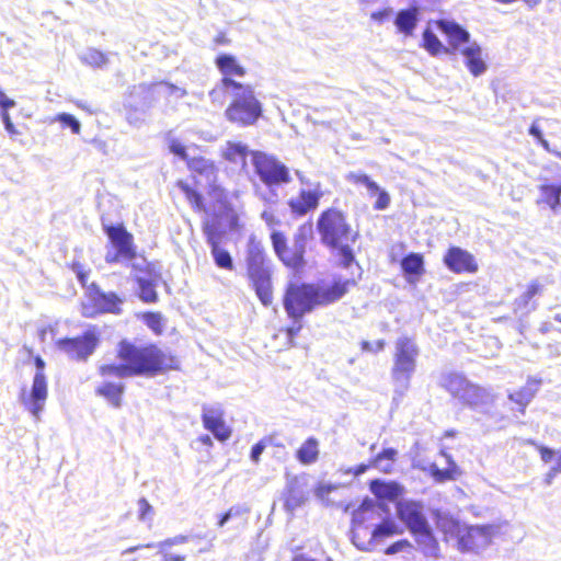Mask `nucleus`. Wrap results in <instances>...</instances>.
<instances>
[{
  "label": "nucleus",
  "instance_id": "nucleus-6",
  "mask_svg": "<svg viewBox=\"0 0 561 561\" xmlns=\"http://www.w3.org/2000/svg\"><path fill=\"white\" fill-rule=\"evenodd\" d=\"M419 354V347L412 339L401 336L396 341L393 366L391 368V377L394 382L396 392L404 394L409 389L411 378L416 370Z\"/></svg>",
  "mask_w": 561,
  "mask_h": 561
},
{
  "label": "nucleus",
  "instance_id": "nucleus-49",
  "mask_svg": "<svg viewBox=\"0 0 561 561\" xmlns=\"http://www.w3.org/2000/svg\"><path fill=\"white\" fill-rule=\"evenodd\" d=\"M56 121L60 122L64 126L69 127L73 134L80 133L81 124L73 115L60 113L57 115Z\"/></svg>",
  "mask_w": 561,
  "mask_h": 561
},
{
  "label": "nucleus",
  "instance_id": "nucleus-55",
  "mask_svg": "<svg viewBox=\"0 0 561 561\" xmlns=\"http://www.w3.org/2000/svg\"><path fill=\"white\" fill-rule=\"evenodd\" d=\"M389 205H390V195L386 191L380 190L377 193V199L375 202L374 208L377 210H383V209L388 208Z\"/></svg>",
  "mask_w": 561,
  "mask_h": 561
},
{
  "label": "nucleus",
  "instance_id": "nucleus-41",
  "mask_svg": "<svg viewBox=\"0 0 561 561\" xmlns=\"http://www.w3.org/2000/svg\"><path fill=\"white\" fill-rule=\"evenodd\" d=\"M278 259L288 267H291L294 270L300 268L305 264V260L297 254L296 251H294L293 247H287L284 249L279 255Z\"/></svg>",
  "mask_w": 561,
  "mask_h": 561
},
{
  "label": "nucleus",
  "instance_id": "nucleus-36",
  "mask_svg": "<svg viewBox=\"0 0 561 561\" xmlns=\"http://www.w3.org/2000/svg\"><path fill=\"white\" fill-rule=\"evenodd\" d=\"M423 46L433 56L438 55L440 51L449 54V48L444 47L438 37L430 28L423 32Z\"/></svg>",
  "mask_w": 561,
  "mask_h": 561
},
{
  "label": "nucleus",
  "instance_id": "nucleus-24",
  "mask_svg": "<svg viewBox=\"0 0 561 561\" xmlns=\"http://www.w3.org/2000/svg\"><path fill=\"white\" fill-rule=\"evenodd\" d=\"M411 534L415 537L416 543L426 557L435 558L438 556V542L430 525Z\"/></svg>",
  "mask_w": 561,
  "mask_h": 561
},
{
  "label": "nucleus",
  "instance_id": "nucleus-34",
  "mask_svg": "<svg viewBox=\"0 0 561 561\" xmlns=\"http://www.w3.org/2000/svg\"><path fill=\"white\" fill-rule=\"evenodd\" d=\"M398 455V451L394 448H386L371 461V466L379 469L382 472H390L393 466V462L396 461V457Z\"/></svg>",
  "mask_w": 561,
  "mask_h": 561
},
{
  "label": "nucleus",
  "instance_id": "nucleus-16",
  "mask_svg": "<svg viewBox=\"0 0 561 561\" xmlns=\"http://www.w3.org/2000/svg\"><path fill=\"white\" fill-rule=\"evenodd\" d=\"M444 263L454 273H476L478 271L473 255L458 247H451L447 251Z\"/></svg>",
  "mask_w": 561,
  "mask_h": 561
},
{
  "label": "nucleus",
  "instance_id": "nucleus-45",
  "mask_svg": "<svg viewBox=\"0 0 561 561\" xmlns=\"http://www.w3.org/2000/svg\"><path fill=\"white\" fill-rule=\"evenodd\" d=\"M204 233L206 236L207 243L210 245V249L220 244L222 236L217 224L207 221L204 225Z\"/></svg>",
  "mask_w": 561,
  "mask_h": 561
},
{
  "label": "nucleus",
  "instance_id": "nucleus-32",
  "mask_svg": "<svg viewBox=\"0 0 561 561\" xmlns=\"http://www.w3.org/2000/svg\"><path fill=\"white\" fill-rule=\"evenodd\" d=\"M306 496L301 490L297 486V481L291 480L287 484V495L285 499V508L288 512H294L304 504Z\"/></svg>",
  "mask_w": 561,
  "mask_h": 561
},
{
  "label": "nucleus",
  "instance_id": "nucleus-28",
  "mask_svg": "<svg viewBox=\"0 0 561 561\" xmlns=\"http://www.w3.org/2000/svg\"><path fill=\"white\" fill-rule=\"evenodd\" d=\"M371 492L379 499L396 500L402 493V488L396 482L375 480L370 484Z\"/></svg>",
  "mask_w": 561,
  "mask_h": 561
},
{
  "label": "nucleus",
  "instance_id": "nucleus-7",
  "mask_svg": "<svg viewBox=\"0 0 561 561\" xmlns=\"http://www.w3.org/2000/svg\"><path fill=\"white\" fill-rule=\"evenodd\" d=\"M389 512L387 506L378 503L371 499H365L360 506L353 512L352 516V542L362 551L371 550V540L360 538V530H364V525L374 528L380 520L388 516ZM365 537H367L365 535Z\"/></svg>",
  "mask_w": 561,
  "mask_h": 561
},
{
  "label": "nucleus",
  "instance_id": "nucleus-38",
  "mask_svg": "<svg viewBox=\"0 0 561 561\" xmlns=\"http://www.w3.org/2000/svg\"><path fill=\"white\" fill-rule=\"evenodd\" d=\"M139 297L145 302H154L158 298L154 284L145 277L137 276Z\"/></svg>",
  "mask_w": 561,
  "mask_h": 561
},
{
  "label": "nucleus",
  "instance_id": "nucleus-51",
  "mask_svg": "<svg viewBox=\"0 0 561 561\" xmlns=\"http://www.w3.org/2000/svg\"><path fill=\"white\" fill-rule=\"evenodd\" d=\"M271 240H272L273 249L277 256L284 249H286L288 247L287 239H286L285 234L280 231L274 230L271 234Z\"/></svg>",
  "mask_w": 561,
  "mask_h": 561
},
{
  "label": "nucleus",
  "instance_id": "nucleus-42",
  "mask_svg": "<svg viewBox=\"0 0 561 561\" xmlns=\"http://www.w3.org/2000/svg\"><path fill=\"white\" fill-rule=\"evenodd\" d=\"M210 250L213 259L218 267L228 271L233 270V261L230 253L227 250L220 248V245H217Z\"/></svg>",
  "mask_w": 561,
  "mask_h": 561
},
{
  "label": "nucleus",
  "instance_id": "nucleus-50",
  "mask_svg": "<svg viewBox=\"0 0 561 561\" xmlns=\"http://www.w3.org/2000/svg\"><path fill=\"white\" fill-rule=\"evenodd\" d=\"M168 147L173 154L178 156L182 160H185L186 162L190 160L186 153V147L179 139L170 137L168 140Z\"/></svg>",
  "mask_w": 561,
  "mask_h": 561
},
{
  "label": "nucleus",
  "instance_id": "nucleus-40",
  "mask_svg": "<svg viewBox=\"0 0 561 561\" xmlns=\"http://www.w3.org/2000/svg\"><path fill=\"white\" fill-rule=\"evenodd\" d=\"M310 234L311 227L301 226L294 236L291 247L294 248V251H296L297 254H299L302 259L306 252V247L308 239L310 238Z\"/></svg>",
  "mask_w": 561,
  "mask_h": 561
},
{
  "label": "nucleus",
  "instance_id": "nucleus-31",
  "mask_svg": "<svg viewBox=\"0 0 561 561\" xmlns=\"http://www.w3.org/2000/svg\"><path fill=\"white\" fill-rule=\"evenodd\" d=\"M297 459L302 465H311L319 456V443L314 437H309L297 450Z\"/></svg>",
  "mask_w": 561,
  "mask_h": 561
},
{
  "label": "nucleus",
  "instance_id": "nucleus-11",
  "mask_svg": "<svg viewBox=\"0 0 561 561\" xmlns=\"http://www.w3.org/2000/svg\"><path fill=\"white\" fill-rule=\"evenodd\" d=\"M98 344L99 335L94 328L88 329L81 336L57 341V347L76 360H87L93 354Z\"/></svg>",
  "mask_w": 561,
  "mask_h": 561
},
{
  "label": "nucleus",
  "instance_id": "nucleus-26",
  "mask_svg": "<svg viewBox=\"0 0 561 561\" xmlns=\"http://www.w3.org/2000/svg\"><path fill=\"white\" fill-rule=\"evenodd\" d=\"M417 15L416 8L400 10L394 20L398 31L407 36L412 35L419 20Z\"/></svg>",
  "mask_w": 561,
  "mask_h": 561
},
{
  "label": "nucleus",
  "instance_id": "nucleus-30",
  "mask_svg": "<svg viewBox=\"0 0 561 561\" xmlns=\"http://www.w3.org/2000/svg\"><path fill=\"white\" fill-rule=\"evenodd\" d=\"M123 392V383L104 382L96 389V394L105 398L115 408L121 407Z\"/></svg>",
  "mask_w": 561,
  "mask_h": 561
},
{
  "label": "nucleus",
  "instance_id": "nucleus-13",
  "mask_svg": "<svg viewBox=\"0 0 561 561\" xmlns=\"http://www.w3.org/2000/svg\"><path fill=\"white\" fill-rule=\"evenodd\" d=\"M397 514L410 533L419 531L430 525L424 514V506L420 502L408 500L399 501L397 503Z\"/></svg>",
  "mask_w": 561,
  "mask_h": 561
},
{
  "label": "nucleus",
  "instance_id": "nucleus-63",
  "mask_svg": "<svg viewBox=\"0 0 561 561\" xmlns=\"http://www.w3.org/2000/svg\"><path fill=\"white\" fill-rule=\"evenodd\" d=\"M105 261L107 263H116V262L126 261V260L123 257V254H121L119 251L115 250V251H107V253L105 255Z\"/></svg>",
  "mask_w": 561,
  "mask_h": 561
},
{
  "label": "nucleus",
  "instance_id": "nucleus-57",
  "mask_svg": "<svg viewBox=\"0 0 561 561\" xmlns=\"http://www.w3.org/2000/svg\"><path fill=\"white\" fill-rule=\"evenodd\" d=\"M0 116L2 119V123L4 125L5 130L11 135H18L19 131L16 130L15 126L13 125L10 115L8 113V110H1Z\"/></svg>",
  "mask_w": 561,
  "mask_h": 561
},
{
  "label": "nucleus",
  "instance_id": "nucleus-60",
  "mask_svg": "<svg viewBox=\"0 0 561 561\" xmlns=\"http://www.w3.org/2000/svg\"><path fill=\"white\" fill-rule=\"evenodd\" d=\"M265 449V445L263 442H259L256 443L252 449H251V459L254 461V462H257L262 453L264 451Z\"/></svg>",
  "mask_w": 561,
  "mask_h": 561
},
{
  "label": "nucleus",
  "instance_id": "nucleus-18",
  "mask_svg": "<svg viewBox=\"0 0 561 561\" xmlns=\"http://www.w3.org/2000/svg\"><path fill=\"white\" fill-rule=\"evenodd\" d=\"M322 195L320 183H316L313 188L301 190L297 197L290 198L288 206L294 214L302 216L318 207Z\"/></svg>",
  "mask_w": 561,
  "mask_h": 561
},
{
  "label": "nucleus",
  "instance_id": "nucleus-43",
  "mask_svg": "<svg viewBox=\"0 0 561 561\" xmlns=\"http://www.w3.org/2000/svg\"><path fill=\"white\" fill-rule=\"evenodd\" d=\"M444 456L446 457L447 462L450 466L448 469L442 470L436 465H433L431 467L432 476L438 482H443V481H446V480L454 479L453 473H454V471L456 469V463L451 460V457L448 456V455H445V454H444Z\"/></svg>",
  "mask_w": 561,
  "mask_h": 561
},
{
  "label": "nucleus",
  "instance_id": "nucleus-53",
  "mask_svg": "<svg viewBox=\"0 0 561 561\" xmlns=\"http://www.w3.org/2000/svg\"><path fill=\"white\" fill-rule=\"evenodd\" d=\"M345 180L352 184L363 185L366 187L371 179L365 173L350 172L345 175Z\"/></svg>",
  "mask_w": 561,
  "mask_h": 561
},
{
  "label": "nucleus",
  "instance_id": "nucleus-54",
  "mask_svg": "<svg viewBox=\"0 0 561 561\" xmlns=\"http://www.w3.org/2000/svg\"><path fill=\"white\" fill-rule=\"evenodd\" d=\"M261 219L270 228H274L280 224V220L275 215V208H264L261 213Z\"/></svg>",
  "mask_w": 561,
  "mask_h": 561
},
{
  "label": "nucleus",
  "instance_id": "nucleus-20",
  "mask_svg": "<svg viewBox=\"0 0 561 561\" xmlns=\"http://www.w3.org/2000/svg\"><path fill=\"white\" fill-rule=\"evenodd\" d=\"M106 234L115 250L123 254V257L130 261L135 257L133 236L123 226L106 227Z\"/></svg>",
  "mask_w": 561,
  "mask_h": 561
},
{
  "label": "nucleus",
  "instance_id": "nucleus-21",
  "mask_svg": "<svg viewBox=\"0 0 561 561\" xmlns=\"http://www.w3.org/2000/svg\"><path fill=\"white\" fill-rule=\"evenodd\" d=\"M249 147L240 141H227L221 147V156L229 163L240 168L241 170H247L248 156H251Z\"/></svg>",
  "mask_w": 561,
  "mask_h": 561
},
{
  "label": "nucleus",
  "instance_id": "nucleus-12",
  "mask_svg": "<svg viewBox=\"0 0 561 561\" xmlns=\"http://www.w3.org/2000/svg\"><path fill=\"white\" fill-rule=\"evenodd\" d=\"M492 535L493 527L490 525H466L457 543V548L461 552L479 551L491 542Z\"/></svg>",
  "mask_w": 561,
  "mask_h": 561
},
{
  "label": "nucleus",
  "instance_id": "nucleus-47",
  "mask_svg": "<svg viewBox=\"0 0 561 561\" xmlns=\"http://www.w3.org/2000/svg\"><path fill=\"white\" fill-rule=\"evenodd\" d=\"M144 321L154 333L161 334L163 331V318L159 312H147L144 314Z\"/></svg>",
  "mask_w": 561,
  "mask_h": 561
},
{
  "label": "nucleus",
  "instance_id": "nucleus-1",
  "mask_svg": "<svg viewBox=\"0 0 561 561\" xmlns=\"http://www.w3.org/2000/svg\"><path fill=\"white\" fill-rule=\"evenodd\" d=\"M117 356L121 364H106L100 367L103 377H116L119 379L154 375L165 366V354L154 345L138 347L130 342L122 341L118 344Z\"/></svg>",
  "mask_w": 561,
  "mask_h": 561
},
{
  "label": "nucleus",
  "instance_id": "nucleus-10",
  "mask_svg": "<svg viewBox=\"0 0 561 561\" xmlns=\"http://www.w3.org/2000/svg\"><path fill=\"white\" fill-rule=\"evenodd\" d=\"M36 373L33 377V383L31 391L22 389L20 394L21 403L24 408L34 416L36 421H39L41 413L44 411L45 403L48 397L47 379L44 374L45 362L42 357H35Z\"/></svg>",
  "mask_w": 561,
  "mask_h": 561
},
{
  "label": "nucleus",
  "instance_id": "nucleus-59",
  "mask_svg": "<svg viewBox=\"0 0 561 561\" xmlns=\"http://www.w3.org/2000/svg\"><path fill=\"white\" fill-rule=\"evenodd\" d=\"M138 511H139V519L145 520L147 515L152 511V506L146 499H140L138 501Z\"/></svg>",
  "mask_w": 561,
  "mask_h": 561
},
{
  "label": "nucleus",
  "instance_id": "nucleus-61",
  "mask_svg": "<svg viewBox=\"0 0 561 561\" xmlns=\"http://www.w3.org/2000/svg\"><path fill=\"white\" fill-rule=\"evenodd\" d=\"M15 106V101L9 99L5 93L0 90V107L1 110H9Z\"/></svg>",
  "mask_w": 561,
  "mask_h": 561
},
{
  "label": "nucleus",
  "instance_id": "nucleus-15",
  "mask_svg": "<svg viewBox=\"0 0 561 561\" xmlns=\"http://www.w3.org/2000/svg\"><path fill=\"white\" fill-rule=\"evenodd\" d=\"M436 25L440 32L446 34L449 44V54L460 51L463 46L468 43H472L470 33L463 28L460 24L450 20H438Z\"/></svg>",
  "mask_w": 561,
  "mask_h": 561
},
{
  "label": "nucleus",
  "instance_id": "nucleus-48",
  "mask_svg": "<svg viewBox=\"0 0 561 561\" xmlns=\"http://www.w3.org/2000/svg\"><path fill=\"white\" fill-rule=\"evenodd\" d=\"M153 90L161 94H168V95H175V98L181 99L186 94V91L182 88H179L176 85L170 84V83H158L154 84Z\"/></svg>",
  "mask_w": 561,
  "mask_h": 561
},
{
  "label": "nucleus",
  "instance_id": "nucleus-17",
  "mask_svg": "<svg viewBox=\"0 0 561 561\" xmlns=\"http://www.w3.org/2000/svg\"><path fill=\"white\" fill-rule=\"evenodd\" d=\"M215 64L222 75V81L224 84H229L232 87V90L236 89V87H243L244 84L236 81L233 78H242L245 76V69L242 67L237 58L229 54H220L217 56Z\"/></svg>",
  "mask_w": 561,
  "mask_h": 561
},
{
  "label": "nucleus",
  "instance_id": "nucleus-62",
  "mask_svg": "<svg viewBox=\"0 0 561 561\" xmlns=\"http://www.w3.org/2000/svg\"><path fill=\"white\" fill-rule=\"evenodd\" d=\"M541 288L542 287L539 283L533 282L531 284H529L527 290L524 294L527 296V298L533 299L534 296L541 291Z\"/></svg>",
  "mask_w": 561,
  "mask_h": 561
},
{
  "label": "nucleus",
  "instance_id": "nucleus-5",
  "mask_svg": "<svg viewBox=\"0 0 561 561\" xmlns=\"http://www.w3.org/2000/svg\"><path fill=\"white\" fill-rule=\"evenodd\" d=\"M245 264L248 277L264 306L273 301L271 267L265 259L264 249L260 242L250 239L247 247Z\"/></svg>",
  "mask_w": 561,
  "mask_h": 561
},
{
  "label": "nucleus",
  "instance_id": "nucleus-58",
  "mask_svg": "<svg viewBox=\"0 0 561 561\" xmlns=\"http://www.w3.org/2000/svg\"><path fill=\"white\" fill-rule=\"evenodd\" d=\"M383 347H385L383 340H378L375 344L367 342V341L362 342V350L366 351V352L378 353V352L382 351Z\"/></svg>",
  "mask_w": 561,
  "mask_h": 561
},
{
  "label": "nucleus",
  "instance_id": "nucleus-39",
  "mask_svg": "<svg viewBox=\"0 0 561 561\" xmlns=\"http://www.w3.org/2000/svg\"><path fill=\"white\" fill-rule=\"evenodd\" d=\"M266 188L267 190H263L259 186H255V196L263 203L264 208H275L279 203L278 193L276 192L275 187Z\"/></svg>",
  "mask_w": 561,
  "mask_h": 561
},
{
  "label": "nucleus",
  "instance_id": "nucleus-2",
  "mask_svg": "<svg viewBox=\"0 0 561 561\" xmlns=\"http://www.w3.org/2000/svg\"><path fill=\"white\" fill-rule=\"evenodd\" d=\"M355 285L353 279L335 280L331 286L290 284L284 298V307L291 318H301L316 306H324L341 299Z\"/></svg>",
  "mask_w": 561,
  "mask_h": 561
},
{
  "label": "nucleus",
  "instance_id": "nucleus-46",
  "mask_svg": "<svg viewBox=\"0 0 561 561\" xmlns=\"http://www.w3.org/2000/svg\"><path fill=\"white\" fill-rule=\"evenodd\" d=\"M226 94H229L232 98V87L224 84V81L220 80V82L209 92V98L213 103L222 104Z\"/></svg>",
  "mask_w": 561,
  "mask_h": 561
},
{
  "label": "nucleus",
  "instance_id": "nucleus-4",
  "mask_svg": "<svg viewBox=\"0 0 561 561\" xmlns=\"http://www.w3.org/2000/svg\"><path fill=\"white\" fill-rule=\"evenodd\" d=\"M442 386L454 398L480 413H489L496 399L491 389L472 383L465 376L457 373L444 375Z\"/></svg>",
  "mask_w": 561,
  "mask_h": 561
},
{
  "label": "nucleus",
  "instance_id": "nucleus-33",
  "mask_svg": "<svg viewBox=\"0 0 561 561\" xmlns=\"http://www.w3.org/2000/svg\"><path fill=\"white\" fill-rule=\"evenodd\" d=\"M187 541H188V536L178 535V536L168 538V539L157 542V543L151 542V543H147V545H138V546L127 548L122 552V554L133 553L141 548H153V547L160 548L161 552H163V550L165 548H170V547L176 546V545H183Z\"/></svg>",
  "mask_w": 561,
  "mask_h": 561
},
{
  "label": "nucleus",
  "instance_id": "nucleus-44",
  "mask_svg": "<svg viewBox=\"0 0 561 561\" xmlns=\"http://www.w3.org/2000/svg\"><path fill=\"white\" fill-rule=\"evenodd\" d=\"M402 268L410 274H419L423 268V260L419 254H409L402 260Z\"/></svg>",
  "mask_w": 561,
  "mask_h": 561
},
{
  "label": "nucleus",
  "instance_id": "nucleus-35",
  "mask_svg": "<svg viewBox=\"0 0 561 561\" xmlns=\"http://www.w3.org/2000/svg\"><path fill=\"white\" fill-rule=\"evenodd\" d=\"M541 198L551 209L561 205V185H541Z\"/></svg>",
  "mask_w": 561,
  "mask_h": 561
},
{
  "label": "nucleus",
  "instance_id": "nucleus-25",
  "mask_svg": "<svg viewBox=\"0 0 561 561\" xmlns=\"http://www.w3.org/2000/svg\"><path fill=\"white\" fill-rule=\"evenodd\" d=\"M436 525L446 537L456 539L457 542L466 527V524L460 523V520L445 513L437 514Z\"/></svg>",
  "mask_w": 561,
  "mask_h": 561
},
{
  "label": "nucleus",
  "instance_id": "nucleus-9",
  "mask_svg": "<svg viewBox=\"0 0 561 561\" xmlns=\"http://www.w3.org/2000/svg\"><path fill=\"white\" fill-rule=\"evenodd\" d=\"M251 161L256 175L266 187H276L291 181L288 168L272 154L252 151Z\"/></svg>",
  "mask_w": 561,
  "mask_h": 561
},
{
  "label": "nucleus",
  "instance_id": "nucleus-22",
  "mask_svg": "<svg viewBox=\"0 0 561 561\" xmlns=\"http://www.w3.org/2000/svg\"><path fill=\"white\" fill-rule=\"evenodd\" d=\"M187 167L197 181H204L206 185L215 183L217 168L211 160L204 157L192 158L187 160Z\"/></svg>",
  "mask_w": 561,
  "mask_h": 561
},
{
  "label": "nucleus",
  "instance_id": "nucleus-52",
  "mask_svg": "<svg viewBox=\"0 0 561 561\" xmlns=\"http://www.w3.org/2000/svg\"><path fill=\"white\" fill-rule=\"evenodd\" d=\"M181 190L184 192L187 199L193 204L195 207L201 208L203 205V197L199 193H197L195 190L191 188L187 184L180 183L179 184Z\"/></svg>",
  "mask_w": 561,
  "mask_h": 561
},
{
  "label": "nucleus",
  "instance_id": "nucleus-8",
  "mask_svg": "<svg viewBox=\"0 0 561 561\" xmlns=\"http://www.w3.org/2000/svg\"><path fill=\"white\" fill-rule=\"evenodd\" d=\"M262 115V104L249 84L232 90V102L226 110L227 118L241 126L253 125Z\"/></svg>",
  "mask_w": 561,
  "mask_h": 561
},
{
  "label": "nucleus",
  "instance_id": "nucleus-3",
  "mask_svg": "<svg viewBox=\"0 0 561 561\" xmlns=\"http://www.w3.org/2000/svg\"><path fill=\"white\" fill-rule=\"evenodd\" d=\"M317 230L322 244L339 257L343 267L347 268L355 260L352 247L358 232L352 228L346 215L335 208L324 210L317 220Z\"/></svg>",
  "mask_w": 561,
  "mask_h": 561
},
{
  "label": "nucleus",
  "instance_id": "nucleus-64",
  "mask_svg": "<svg viewBox=\"0 0 561 561\" xmlns=\"http://www.w3.org/2000/svg\"><path fill=\"white\" fill-rule=\"evenodd\" d=\"M556 451L549 447H541L540 448V457L541 460L545 462H550L552 458L554 457Z\"/></svg>",
  "mask_w": 561,
  "mask_h": 561
},
{
  "label": "nucleus",
  "instance_id": "nucleus-27",
  "mask_svg": "<svg viewBox=\"0 0 561 561\" xmlns=\"http://www.w3.org/2000/svg\"><path fill=\"white\" fill-rule=\"evenodd\" d=\"M99 312L119 313L123 300L114 293H96L93 297Z\"/></svg>",
  "mask_w": 561,
  "mask_h": 561
},
{
  "label": "nucleus",
  "instance_id": "nucleus-14",
  "mask_svg": "<svg viewBox=\"0 0 561 561\" xmlns=\"http://www.w3.org/2000/svg\"><path fill=\"white\" fill-rule=\"evenodd\" d=\"M202 421L204 427L221 442L227 440L231 431L224 421V411L219 404L203 405Z\"/></svg>",
  "mask_w": 561,
  "mask_h": 561
},
{
  "label": "nucleus",
  "instance_id": "nucleus-37",
  "mask_svg": "<svg viewBox=\"0 0 561 561\" xmlns=\"http://www.w3.org/2000/svg\"><path fill=\"white\" fill-rule=\"evenodd\" d=\"M80 59L82 62L98 68L104 67L108 61L107 55L94 48H89L83 51L80 55Z\"/></svg>",
  "mask_w": 561,
  "mask_h": 561
},
{
  "label": "nucleus",
  "instance_id": "nucleus-56",
  "mask_svg": "<svg viewBox=\"0 0 561 561\" xmlns=\"http://www.w3.org/2000/svg\"><path fill=\"white\" fill-rule=\"evenodd\" d=\"M411 547V543L410 541H408L407 539H402V540H399L392 545H390L387 549H386V554H396V553H399L401 551H403L404 549L407 548H410Z\"/></svg>",
  "mask_w": 561,
  "mask_h": 561
},
{
  "label": "nucleus",
  "instance_id": "nucleus-29",
  "mask_svg": "<svg viewBox=\"0 0 561 561\" xmlns=\"http://www.w3.org/2000/svg\"><path fill=\"white\" fill-rule=\"evenodd\" d=\"M399 526L392 519H389L387 516L380 520L371 530L370 537L367 540H371V548L376 540H379L385 537H390L396 534H401Z\"/></svg>",
  "mask_w": 561,
  "mask_h": 561
},
{
  "label": "nucleus",
  "instance_id": "nucleus-19",
  "mask_svg": "<svg viewBox=\"0 0 561 561\" xmlns=\"http://www.w3.org/2000/svg\"><path fill=\"white\" fill-rule=\"evenodd\" d=\"M458 53L463 57L465 66L473 77H480L488 70L483 50L476 41L468 43Z\"/></svg>",
  "mask_w": 561,
  "mask_h": 561
},
{
  "label": "nucleus",
  "instance_id": "nucleus-23",
  "mask_svg": "<svg viewBox=\"0 0 561 561\" xmlns=\"http://www.w3.org/2000/svg\"><path fill=\"white\" fill-rule=\"evenodd\" d=\"M540 383V379L528 378L526 386L520 388L518 391L511 392L508 394V399L516 403L520 408V412L524 413L526 407L536 396Z\"/></svg>",
  "mask_w": 561,
  "mask_h": 561
}]
</instances>
